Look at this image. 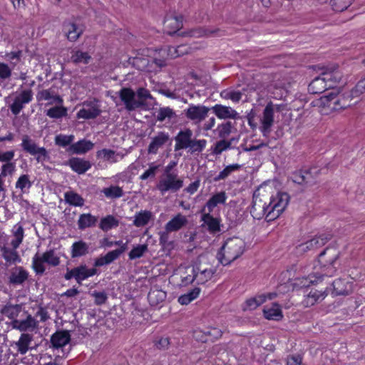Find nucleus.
Returning a JSON list of instances; mask_svg holds the SVG:
<instances>
[{
  "mask_svg": "<svg viewBox=\"0 0 365 365\" xmlns=\"http://www.w3.org/2000/svg\"><path fill=\"white\" fill-rule=\"evenodd\" d=\"M289 201V196L287 192H277L268 200L260 197L255 192L250 213L255 219L264 218L267 222L272 221L285 210Z\"/></svg>",
  "mask_w": 365,
  "mask_h": 365,
  "instance_id": "f257e3e1",
  "label": "nucleus"
},
{
  "mask_svg": "<svg viewBox=\"0 0 365 365\" xmlns=\"http://www.w3.org/2000/svg\"><path fill=\"white\" fill-rule=\"evenodd\" d=\"M245 251V242L239 237L229 238L217 254V259L222 265L230 264L240 257Z\"/></svg>",
  "mask_w": 365,
  "mask_h": 365,
  "instance_id": "f03ea898",
  "label": "nucleus"
},
{
  "mask_svg": "<svg viewBox=\"0 0 365 365\" xmlns=\"http://www.w3.org/2000/svg\"><path fill=\"white\" fill-rule=\"evenodd\" d=\"M339 252L334 247H327L318 256L319 263L321 264V273L319 279L323 277H332L336 272L335 263L339 257Z\"/></svg>",
  "mask_w": 365,
  "mask_h": 365,
  "instance_id": "7ed1b4c3",
  "label": "nucleus"
},
{
  "mask_svg": "<svg viewBox=\"0 0 365 365\" xmlns=\"http://www.w3.org/2000/svg\"><path fill=\"white\" fill-rule=\"evenodd\" d=\"M354 97H356L353 93V89L351 92L344 93L341 95L335 94L331 92L327 96L321 98L322 104L324 107H327L330 110H339L350 107L354 103H352Z\"/></svg>",
  "mask_w": 365,
  "mask_h": 365,
  "instance_id": "20e7f679",
  "label": "nucleus"
},
{
  "mask_svg": "<svg viewBox=\"0 0 365 365\" xmlns=\"http://www.w3.org/2000/svg\"><path fill=\"white\" fill-rule=\"evenodd\" d=\"M44 263L51 267H56L60 264V258L54 250H49L40 255L36 253L32 259V268L37 275H42L46 270Z\"/></svg>",
  "mask_w": 365,
  "mask_h": 365,
  "instance_id": "39448f33",
  "label": "nucleus"
},
{
  "mask_svg": "<svg viewBox=\"0 0 365 365\" xmlns=\"http://www.w3.org/2000/svg\"><path fill=\"white\" fill-rule=\"evenodd\" d=\"M183 180L178 174L162 175L158 184L157 189L162 195L168 192H177L183 187Z\"/></svg>",
  "mask_w": 365,
  "mask_h": 365,
  "instance_id": "423d86ee",
  "label": "nucleus"
},
{
  "mask_svg": "<svg viewBox=\"0 0 365 365\" xmlns=\"http://www.w3.org/2000/svg\"><path fill=\"white\" fill-rule=\"evenodd\" d=\"M320 71L319 76L322 78L324 82L328 85L329 88H333L341 79L342 75L336 65H331L328 66H320L319 65L315 66Z\"/></svg>",
  "mask_w": 365,
  "mask_h": 365,
  "instance_id": "0eeeda50",
  "label": "nucleus"
},
{
  "mask_svg": "<svg viewBox=\"0 0 365 365\" xmlns=\"http://www.w3.org/2000/svg\"><path fill=\"white\" fill-rule=\"evenodd\" d=\"M21 146L25 152L31 155H36V159L38 162H42L48 158L46 149L43 147H38L28 135H23Z\"/></svg>",
  "mask_w": 365,
  "mask_h": 365,
  "instance_id": "6e6552de",
  "label": "nucleus"
},
{
  "mask_svg": "<svg viewBox=\"0 0 365 365\" xmlns=\"http://www.w3.org/2000/svg\"><path fill=\"white\" fill-rule=\"evenodd\" d=\"M118 95L125 106V108L128 111L143 107L142 102L137 100L135 92L130 88H122L118 92Z\"/></svg>",
  "mask_w": 365,
  "mask_h": 365,
  "instance_id": "1a4fd4ad",
  "label": "nucleus"
},
{
  "mask_svg": "<svg viewBox=\"0 0 365 365\" xmlns=\"http://www.w3.org/2000/svg\"><path fill=\"white\" fill-rule=\"evenodd\" d=\"M210 108L203 105L190 104L184 110L185 117L194 124L202 122L207 117Z\"/></svg>",
  "mask_w": 365,
  "mask_h": 365,
  "instance_id": "9d476101",
  "label": "nucleus"
},
{
  "mask_svg": "<svg viewBox=\"0 0 365 365\" xmlns=\"http://www.w3.org/2000/svg\"><path fill=\"white\" fill-rule=\"evenodd\" d=\"M274 106L270 101L265 106L262 113V117L260 119L261 126L259 130L264 137L269 136L271 133L272 127L274 125Z\"/></svg>",
  "mask_w": 365,
  "mask_h": 365,
  "instance_id": "9b49d317",
  "label": "nucleus"
},
{
  "mask_svg": "<svg viewBox=\"0 0 365 365\" xmlns=\"http://www.w3.org/2000/svg\"><path fill=\"white\" fill-rule=\"evenodd\" d=\"M331 238V235L329 233H323L315 236L306 242L298 245L297 247V252L302 253L316 250L324 246Z\"/></svg>",
  "mask_w": 365,
  "mask_h": 365,
  "instance_id": "f8f14e48",
  "label": "nucleus"
},
{
  "mask_svg": "<svg viewBox=\"0 0 365 365\" xmlns=\"http://www.w3.org/2000/svg\"><path fill=\"white\" fill-rule=\"evenodd\" d=\"M101 110L98 104V100L86 101L83 103V108L77 113V118L85 120L94 119L100 115Z\"/></svg>",
  "mask_w": 365,
  "mask_h": 365,
  "instance_id": "ddd939ff",
  "label": "nucleus"
},
{
  "mask_svg": "<svg viewBox=\"0 0 365 365\" xmlns=\"http://www.w3.org/2000/svg\"><path fill=\"white\" fill-rule=\"evenodd\" d=\"M33 99V91L31 89L24 90L20 94L16 96L9 108L11 113L17 115L24 108V106L30 103Z\"/></svg>",
  "mask_w": 365,
  "mask_h": 365,
  "instance_id": "4468645a",
  "label": "nucleus"
},
{
  "mask_svg": "<svg viewBox=\"0 0 365 365\" xmlns=\"http://www.w3.org/2000/svg\"><path fill=\"white\" fill-rule=\"evenodd\" d=\"M21 316L25 319L11 321V324L13 329L21 331H33L38 327V322L26 311H24Z\"/></svg>",
  "mask_w": 365,
  "mask_h": 365,
  "instance_id": "2eb2a0df",
  "label": "nucleus"
},
{
  "mask_svg": "<svg viewBox=\"0 0 365 365\" xmlns=\"http://www.w3.org/2000/svg\"><path fill=\"white\" fill-rule=\"evenodd\" d=\"M205 259L204 257H200L195 267V272L197 273V281L198 284H204L210 280L215 273V269L211 267H205L202 266V262Z\"/></svg>",
  "mask_w": 365,
  "mask_h": 365,
  "instance_id": "dca6fc26",
  "label": "nucleus"
},
{
  "mask_svg": "<svg viewBox=\"0 0 365 365\" xmlns=\"http://www.w3.org/2000/svg\"><path fill=\"white\" fill-rule=\"evenodd\" d=\"M29 274L23 267L16 266L11 269L9 283L14 287L23 285L28 279Z\"/></svg>",
  "mask_w": 365,
  "mask_h": 365,
  "instance_id": "f3484780",
  "label": "nucleus"
},
{
  "mask_svg": "<svg viewBox=\"0 0 365 365\" xmlns=\"http://www.w3.org/2000/svg\"><path fill=\"white\" fill-rule=\"evenodd\" d=\"M169 143L171 144V139L170 135L165 132H158V134L153 137L148 148V153L149 154H157L159 148Z\"/></svg>",
  "mask_w": 365,
  "mask_h": 365,
  "instance_id": "a211bd4d",
  "label": "nucleus"
},
{
  "mask_svg": "<svg viewBox=\"0 0 365 365\" xmlns=\"http://www.w3.org/2000/svg\"><path fill=\"white\" fill-rule=\"evenodd\" d=\"M192 135L193 133L190 128L180 130L175 137V140L176 142L175 145V151L187 149L193 139Z\"/></svg>",
  "mask_w": 365,
  "mask_h": 365,
  "instance_id": "6ab92c4d",
  "label": "nucleus"
},
{
  "mask_svg": "<svg viewBox=\"0 0 365 365\" xmlns=\"http://www.w3.org/2000/svg\"><path fill=\"white\" fill-rule=\"evenodd\" d=\"M71 341V334L68 330H58L51 336V347L55 349L64 347Z\"/></svg>",
  "mask_w": 365,
  "mask_h": 365,
  "instance_id": "aec40b11",
  "label": "nucleus"
},
{
  "mask_svg": "<svg viewBox=\"0 0 365 365\" xmlns=\"http://www.w3.org/2000/svg\"><path fill=\"white\" fill-rule=\"evenodd\" d=\"M210 110L215 115L220 119H238L240 118L239 113L230 106H223L221 104H216Z\"/></svg>",
  "mask_w": 365,
  "mask_h": 365,
  "instance_id": "412c9836",
  "label": "nucleus"
},
{
  "mask_svg": "<svg viewBox=\"0 0 365 365\" xmlns=\"http://www.w3.org/2000/svg\"><path fill=\"white\" fill-rule=\"evenodd\" d=\"M164 24L168 29V34L170 35L174 34L182 27V16L168 15L165 18Z\"/></svg>",
  "mask_w": 365,
  "mask_h": 365,
  "instance_id": "4be33fe9",
  "label": "nucleus"
},
{
  "mask_svg": "<svg viewBox=\"0 0 365 365\" xmlns=\"http://www.w3.org/2000/svg\"><path fill=\"white\" fill-rule=\"evenodd\" d=\"M210 213L208 212L207 213L202 214L201 220L204 222L210 234H216L221 231V220L220 218L214 217Z\"/></svg>",
  "mask_w": 365,
  "mask_h": 365,
  "instance_id": "5701e85b",
  "label": "nucleus"
},
{
  "mask_svg": "<svg viewBox=\"0 0 365 365\" xmlns=\"http://www.w3.org/2000/svg\"><path fill=\"white\" fill-rule=\"evenodd\" d=\"M68 165L79 175L84 174L91 168V163L88 160L75 157L69 159Z\"/></svg>",
  "mask_w": 365,
  "mask_h": 365,
  "instance_id": "b1692460",
  "label": "nucleus"
},
{
  "mask_svg": "<svg viewBox=\"0 0 365 365\" xmlns=\"http://www.w3.org/2000/svg\"><path fill=\"white\" fill-rule=\"evenodd\" d=\"M333 293L335 295H348L352 292V282L346 279H338L333 282Z\"/></svg>",
  "mask_w": 365,
  "mask_h": 365,
  "instance_id": "393cba45",
  "label": "nucleus"
},
{
  "mask_svg": "<svg viewBox=\"0 0 365 365\" xmlns=\"http://www.w3.org/2000/svg\"><path fill=\"white\" fill-rule=\"evenodd\" d=\"M36 100L38 101L53 100V101L48 103V104L55 103L58 105H62L63 102V98L60 96L56 94L55 91L53 89H44L38 91L36 94Z\"/></svg>",
  "mask_w": 365,
  "mask_h": 365,
  "instance_id": "a878e982",
  "label": "nucleus"
},
{
  "mask_svg": "<svg viewBox=\"0 0 365 365\" xmlns=\"http://www.w3.org/2000/svg\"><path fill=\"white\" fill-rule=\"evenodd\" d=\"M25 311L23 309L22 304H6L1 310V313L9 319L14 320H18V317L21 314Z\"/></svg>",
  "mask_w": 365,
  "mask_h": 365,
  "instance_id": "bb28decb",
  "label": "nucleus"
},
{
  "mask_svg": "<svg viewBox=\"0 0 365 365\" xmlns=\"http://www.w3.org/2000/svg\"><path fill=\"white\" fill-rule=\"evenodd\" d=\"M94 144L86 139L71 145L68 150L73 154L82 155L93 149Z\"/></svg>",
  "mask_w": 365,
  "mask_h": 365,
  "instance_id": "cd10ccee",
  "label": "nucleus"
},
{
  "mask_svg": "<svg viewBox=\"0 0 365 365\" xmlns=\"http://www.w3.org/2000/svg\"><path fill=\"white\" fill-rule=\"evenodd\" d=\"M63 30L70 41H76L82 34V30L76 24L71 21L63 23Z\"/></svg>",
  "mask_w": 365,
  "mask_h": 365,
  "instance_id": "c85d7f7f",
  "label": "nucleus"
},
{
  "mask_svg": "<svg viewBox=\"0 0 365 365\" xmlns=\"http://www.w3.org/2000/svg\"><path fill=\"white\" fill-rule=\"evenodd\" d=\"M97 273L96 268L88 269L86 264H81L75 267L76 281L79 284H82V281Z\"/></svg>",
  "mask_w": 365,
  "mask_h": 365,
  "instance_id": "c756f323",
  "label": "nucleus"
},
{
  "mask_svg": "<svg viewBox=\"0 0 365 365\" xmlns=\"http://www.w3.org/2000/svg\"><path fill=\"white\" fill-rule=\"evenodd\" d=\"M227 200L226 193L222 191L217 192L212 195L206 202L205 207L202 210V212L205 211V207L207 208L208 212H212L214 208L219 204H225Z\"/></svg>",
  "mask_w": 365,
  "mask_h": 365,
  "instance_id": "7c9ffc66",
  "label": "nucleus"
},
{
  "mask_svg": "<svg viewBox=\"0 0 365 365\" xmlns=\"http://www.w3.org/2000/svg\"><path fill=\"white\" fill-rule=\"evenodd\" d=\"M263 313L264 317L269 320L279 321L283 317L281 307L277 303H273L270 307H265Z\"/></svg>",
  "mask_w": 365,
  "mask_h": 365,
  "instance_id": "2f4dec72",
  "label": "nucleus"
},
{
  "mask_svg": "<svg viewBox=\"0 0 365 365\" xmlns=\"http://www.w3.org/2000/svg\"><path fill=\"white\" fill-rule=\"evenodd\" d=\"M187 222L185 216L178 214L165 225L167 232H175L181 229Z\"/></svg>",
  "mask_w": 365,
  "mask_h": 365,
  "instance_id": "473e14b6",
  "label": "nucleus"
},
{
  "mask_svg": "<svg viewBox=\"0 0 365 365\" xmlns=\"http://www.w3.org/2000/svg\"><path fill=\"white\" fill-rule=\"evenodd\" d=\"M327 86L322 78L319 76L315 77L309 84L308 91L310 93L313 94L322 93L326 90L330 89Z\"/></svg>",
  "mask_w": 365,
  "mask_h": 365,
  "instance_id": "72a5a7b5",
  "label": "nucleus"
},
{
  "mask_svg": "<svg viewBox=\"0 0 365 365\" xmlns=\"http://www.w3.org/2000/svg\"><path fill=\"white\" fill-rule=\"evenodd\" d=\"M218 32H220V29L210 30V29H204L202 27H197V28L190 29V30L183 33L182 35L194 37V38H201V37H208V36L214 35Z\"/></svg>",
  "mask_w": 365,
  "mask_h": 365,
  "instance_id": "f704fd0d",
  "label": "nucleus"
},
{
  "mask_svg": "<svg viewBox=\"0 0 365 365\" xmlns=\"http://www.w3.org/2000/svg\"><path fill=\"white\" fill-rule=\"evenodd\" d=\"M88 251L89 246L86 242L83 240L75 242L71 246V257L76 258L85 256L88 253Z\"/></svg>",
  "mask_w": 365,
  "mask_h": 365,
  "instance_id": "c9c22d12",
  "label": "nucleus"
},
{
  "mask_svg": "<svg viewBox=\"0 0 365 365\" xmlns=\"http://www.w3.org/2000/svg\"><path fill=\"white\" fill-rule=\"evenodd\" d=\"M64 200L66 203L74 207H83L85 203V200L73 190H68L64 193Z\"/></svg>",
  "mask_w": 365,
  "mask_h": 365,
  "instance_id": "e433bc0d",
  "label": "nucleus"
},
{
  "mask_svg": "<svg viewBox=\"0 0 365 365\" xmlns=\"http://www.w3.org/2000/svg\"><path fill=\"white\" fill-rule=\"evenodd\" d=\"M197 273L195 272V267H186L183 273L180 274V286H187L197 279Z\"/></svg>",
  "mask_w": 365,
  "mask_h": 365,
  "instance_id": "4c0bfd02",
  "label": "nucleus"
},
{
  "mask_svg": "<svg viewBox=\"0 0 365 365\" xmlns=\"http://www.w3.org/2000/svg\"><path fill=\"white\" fill-rule=\"evenodd\" d=\"M158 121L163 122L165 120L171 121L172 120L177 119V114L175 110L170 107H161L157 111V115H155Z\"/></svg>",
  "mask_w": 365,
  "mask_h": 365,
  "instance_id": "58836bf2",
  "label": "nucleus"
},
{
  "mask_svg": "<svg viewBox=\"0 0 365 365\" xmlns=\"http://www.w3.org/2000/svg\"><path fill=\"white\" fill-rule=\"evenodd\" d=\"M98 221V217L90 213L81 214L78 220V227L81 230H83L88 227H93Z\"/></svg>",
  "mask_w": 365,
  "mask_h": 365,
  "instance_id": "ea45409f",
  "label": "nucleus"
},
{
  "mask_svg": "<svg viewBox=\"0 0 365 365\" xmlns=\"http://www.w3.org/2000/svg\"><path fill=\"white\" fill-rule=\"evenodd\" d=\"M1 251L3 258L7 263L16 264L21 262V259L16 250L4 247L1 248Z\"/></svg>",
  "mask_w": 365,
  "mask_h": 365,
  "instance_id": "a19ab883",
  "label": "nucleus"
},
{
  "mask_svg": "<svg viewBox=\"0 0 365 365\" xmlns=\"http://www.w3.org/2000/svg\"><path fill=\"white\" fill-rule=\"evenodd\" d=\"M153 214L148 210H141L136 212L133 224L138 227L146 225L152 218Z\"/></svg>",
  "mask_w": 365,
  "mask_h": 365,
  "instance_id": "79ce46f5",
  "label": "nucleus"
},
{
  "mask_svg": "<svg viewBox=\"0 0 365 365\" xmlns=\"http://www.w3.org/2000/svg\"><path fill=\"white\" fill-rule=\"evenodd\" d=\"M33 339V336L28 333H24L21 335L19 341L16 343L17 351L24 354L29 350V345Z\"/></svg>",
  "mask_w": 365,
  "mask_h": 365,
  "instance_id": "37998d69",
  "label": "nucleus"
},
{
  "mask_svg": "<svg viewBox=\"0 0 365 365\" xmlns=\"http://www.w3.org/2000/svg\"><path fill=\"white\" fill-rule=\"evenodd\" d=\"M327 295V294L325 291L322 292L317 289H312L307 294L304 303L307 306H312L316 302L324 299Z\"/></svg>",
  "mask_w": 365,
  "mask_h": 365,
  "instance_id": "c03bdc74",
  "label": "nucleus"
},
{
  "mask_svg": "<svg viewBox=\"0 0 365 365\" xmlns=\"http://www.w3.org/2000/svg\"><path fill=\"white\" fill-rule=\"evenodd\" d=\"M118 156H120L119 153H116L115 150L107 148H103L96 153L97 158L103 159V160L108 161L111 163H116L118 161Z\"/></svg>",
  "mask_w": 365,
  "mask_h": 365,
  "instance_id": "a18cd8bd",
  "label": "nucleus"
},
{
  "mask_svg": "<svg viewBox=\"0 0 365 365\" xmlns=\"http://www.w3.org/2000/svg\"><path fill=\"white\" fill-rule=\"evenodd\" d=\"M306 186H312L317 182V179L320 174V170L316 167L307 170H303Z\"/></svg>",
  "mask_w": 365,
  "mask_h": 365,
  "instance_id": "49530a36",
  "label": "nucleus"
},
{
  "mask_svg": "<svg viewBox=\"0 0 365 365\" xmlns=\"http://www.w3.org/2000/svg\"><path fill=\"white\" fill-rule=\"evenodd\" d=\"M119 221L114 216L109 215L101 220L99 227L104 232L118 227Z\"/></svg>",
  "mask_w": 365,
  "mask_h": 365,
  "instance_id": "de8ad7c7",
  "label": "nucleus"
},
{
  "mask_svg": "<svg viewBox=\"0 0 365 365\" xmlns=\"http://www.w3.org/2000/svg\"><path fill=\"white\" fill-rule=\"evenodd\" d=\"M266 300L265 294H259L255 297L247 299L243 306V310H254Z\"/></svg>",
  "mask_w": 365,
  "mask_h": 365,
  "instance_id": "09e8293b",
  "label": "nucleus"
},
{
  "mask_svg": "<svg viewBox=\"0 0 365 365\" xmlns=\"http://www.w3.org/2000/svg\"><path fill=\"white\" fill-rule=\"evenodd\" d=\"M45 112L47 116L53 119H60L68 115L67 108L62 106L52 107Z\"/></svg>",
  "mask_w": 365,
  "mask_h": 365,
  "instance_id": "8fccbe9b",
  "label": "nucleus"
},
{
  "mask_svg": "<svg viewBox=\"0 0 365 365\" xmlns=\"http://www.w3.org/2000/svg\"><path fill=\"white\" fill-rule=\"evenodd\" d=\"M207 145V140L205 139H192L189 147L187 148L188 152L192 155H198L203 151Z\"/></svg>",
  "mask_w": 365,
  "mask_h": 365,
  "instance_id": "3c124183",
  "label": "nucleus"
},
{
  "mask_svg": "<svg viewBox=\"0 0 365 365\" xmlns=\"http://www.w3.org/2000/svg\"><path fill=\"white\" fill-rule=\"evenodd\" d=\"M233 124L230 121H225L219 124L214 130L221 139H226L231 133Z\"/></svg>",
  "mask_w": 365,
  "mask_h": 365,
  "instance_id": "603ef678",
  "label": "nucleus"
},
{
  "mask_svg": "<svg viewBox=\"0 0 365 365\" xmlns=\"http://www.w3.org/2000/svg\"><path fill=\"white\" fill-rule=\"evenodd\" d=\"M71 61L76 64H87L91 59V56L87 52L76 50L72 51V56L71 57Z\"/></svg>",
  "mask_w": 365,
  "mask_h": 365,
  "instance_id": "864d4df0",
  "label": "nucleus"
},
{
  "mask_svg": "<svg viewBox=\"0 0 365 365\" xmlns=\"http://www.w3.org/2000/svg\"><path fill=\"white\" fill-rule=\"evenodd\" d=\"M200 292V289L199 287H195L187 293L181 295L178 298V302L182 305H187L192 300L195 299L199 296Z\"/></svg>",
  "mask_w": 365,
  "mask_h": 365,
  "instance_id": "5fc2aeb1",
  "label": "nucleus"
},
{
  "mask_svg": "<svg viewBox=\"0 0 365 365\" xmlns=\"http://www.w3.org/2000/svg\"><path fill=\"white\" fill-rule=\"evenodd\" d=\"M102 192L108 198L114 199L119 198L123 195V190L118 186H110L108 187L103 188Z\"/></svg>",
  "mask_w": 365,
  "mask_h": 365,
  "instance_id": "6e6d98bb",
  "label": "nucleus"
},
{
  "mask_svg": "<svg viewBox=\"0 0 365 365\" xmlns=\"http://www.w3.org/2000/svg\"><path fill=\"white\" fill-rule=\"evenodd\" d=\"M232 139L230 140L222 139L217 141L212 148V153L216 155H220L223 151L230 149L232 145Z\"/></svg>",
  "mask_w": 365,
  "mask_h": 365,
  "instance_id": "4d7b16f0",
  "label": "nucleus"
},
{
  "mask_svg": "<svg viewBox=\"0 0 365 365\" xmlns=\"http://www.w3.org/2000/svg\"><path fill=\"white\" fill-rule=\"evenodd\" d=\"M242 96V93L240 91L230 89L223 90L220 93V96L222 98L227 100L230 99L235 103H238L240 101Z\"/></svg>",
  "mask_w": 365,
  "mask_h": 365,
  "instance_id": "13d9d810",
  "label": "nucleus"
},
{
  "mask_svg": "<svg viewBox=\"0 0 365 365\" xmlns=\"http://www.w3.org/2000/svg\"><path fill=\"white\" fill-rule=\"evenodd\" d=\"M74 140V135H66L59 134L55 137V143L56 145L66 148L68 145H70L73 144V141Z\"/></svg>",
  "mask_w": 365,
  "mask_h": 365,
  "instance_id": "bf43d9fd",
  "label": "nucleus"
},
{
  "mask_svg": "<svg viewBox=\"0 0 365 365\" xmlns=\"http://www.w3.org/2000/svg\"><path fill=\"white\" fill-rule=\"evenodd\" d=\"M240 168L241 165L237 163L227 165L219 173V175L215 178V180H225L231 174V173L239 170Z\"/></svg>",
  "mask_w": 365,
  "mask_h": 365,
  "instance_id": "052dcab7",
  "label": "nucleus"
},
{
  "mask_svg": "<svg viewBox=\"0 0 365 365\" xmlns=\"http://www.w3.org/2000/svg\"><path fill=\"white\" fill-rule=\"evenodd\" d=\"M148 251L147 245H138L134 247L129 252L128 256L130 259H134L141 257L143 254Z\"/></svg>",
  "mask_w": 365,
  "mask_h": 365,
  "instance_id": "680f3d73",
  "label": "nucleus"
},
{
  "mask_svg": "<svg viewBox=\"0 0 365 365\" xmlns=\"http://www.w3.org/2000/svg\"><path fill=\"white\" fill-rule=\"evenodd\" d=\"M128 250L127 245H124L122 248H118L115 250H112L108 252L106 255L105 257L107 259V262L108 264L112 263L113 261L117 259L121 254H123L124 252H125Z\"/></svg>",
  "mask_w": 365,
  "mask_h": 365,
  "instance_id": "e2e57ef3",
  "label": "nucleus"
},
{
  "mask_svg": "<svg viewBox=\"0 0 365 365\" xmlns=\"http://www.w3.org/2000/svg\"><path fill=\"white\" fill-rule=\"evenodd\" d=\"M350 0H331V5L334 11L341 12L351 5Z\"/></svg>",
  "mask_w": 365,
  "mask_h": 365,
  "instance_id": "0e129e2a",
  "label": "nucleus"
},
{
  "mask_svg": "<svg viewBox=\"0 0 365 365\" xmlns=\"http://www.w3.org/2000/svg\"><path fill=\"white\" fill-rule=\"evenodd\" d=\"M12 70L8 64L0 62V81H4L11 78Z\"/></svg>",
  "mask_w": 365,
  "mask_h": 365,
  "instance_id": "69168bd1",
  "label": "nucleus"
},
{
  "mask_svg": "<svg viewBox=\"0 0 365 365\" xmlns=\"http://www.w3.org/2000/svg\"><path fill=\"white\" fill-rule=\"evenodd\" d=\"M21 56L22 51H21L6 53L5 55L6 59L11 62V64L13 67L18 64V63L21 61Z\"/></svg>",
  "mask_w": 365,
  "mask_h": 365,
  "instance_id": "338daca9",
  "label": "nucleus"
},
{
  "mask_svg": "<svg viewBox=\"0 0 365 365\" xmlns=\"http://www.w3.org/2000/svg\"><path fill=\"white\" fill-rule=\"evenodd\" d=\"M138 96V101H140L143 103V107L145 106V101L147 99H153L150 91L145 88H139L135 93Z\"/></svg>",
  "mask_w": 365,
  "mask_h": 365,
  "instance_id": "774afa93",
  "label": "nucleus"
}]
</instances>
